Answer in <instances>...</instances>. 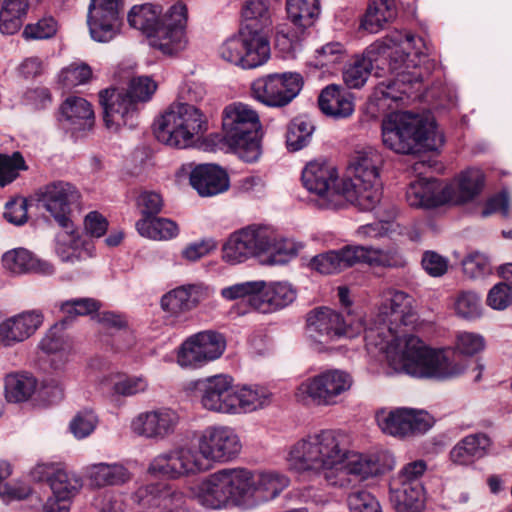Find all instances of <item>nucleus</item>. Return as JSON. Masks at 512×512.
<instances>
[{
	"mask_svg": "<svg viewBox=\"0 0 512 512\" xmlns=\"http://www.w3.org/2000/svg\"><path fill=\"white\" fill-rule=\"evenodd\" d=\"M412 296L396 290L384 291L378 308V320L365 327L361 319L346 320L339 312L328 307H319L307 315L309 336L316 342L328 344L342 337L354 338L365 332V339L373 343L377 336L380 345L386 334L394 336L385 346L384 352L390 368L397 373L416 375V319L413 313Z\"/></svg>",
	"mask_w": 512,
	"mask_h": 512,
	"instance_id": "obj_1",
	"label": "nucleus"
},
{
	"mask_svg": "<svg viewBox=\"0 0 512 512\" xmlns=\"http://www.w3.org/2000/svg\"><path fill=\"white\" fill-rule=\"evenodd\" d=\"M302 248L301 244L281 238L268 225L252 224L232 233L223 245V259L230 264L264 256L270 265L287 263Z\"/></svg>",
	"mask_w": 512,
	"mask_h": 512,
	"instance_id": "obj_2",
	"label": "nucleus"
},
{
	"mask_svg": "<svg viewBox=\"0 0 512 512\" xmlns=\"http://www.w3.org/2000/svg\"><path fill=\"white\" fill-rule=\"evenodd\" d=\"M161 8L146 3L134 6L128 14L131 27L140 30L148 38L149 45L165 55L176 54L187 45V8L182 3L171 6L160 18Z\"/></svg>",
	"mask_w": 512,
	"mask_h": 512,
	"instance_id": "obj_3",
	"label": "nucleus"
},
{
	"mask_svg": "<svg viewBox=\"0 0 512 512\" xmlns=\"http://www.w3.org/2000/svg\"><path fill=\"white\" fill-rule=\"evenodd\" d=\"M383 155L373 147L356 151L350 160L348 177L343 178V190L334 193V205L350 203L360 210L370 211L381 200L380 171Z\"/></svg>",
	"mask_w": 512,
	"mask_h": 512,
	"instance_id": "obj_4",
	"label": "nucleus"
},
{
	"mask_svg": "<svg viewBox=\"0 0 512 512\" xmlns=\"http://www.w3.org/2000/svg\"><path fill=\"white\" fill-rule=\"evenodd\" d=\"M346 435L338 430H321L295 442L287 461L299 472H325L331 476L342 465L346 456Z\"/></svg>",
	"mask_w": 512,
	"mask_h": 512,
	"instance_id": "obj_5",
	"label": "nucleus"
},
{
	"mask_svg": "<svg viewBox=\"0 0 512 512\" xmlns=\"http://www.w3.org/2000/svg\"><path fill=\"white\" fill-rule=\"evenodd\" d=\"M38 203L64 230L56 236L57 253L63 261L77 258L68 250L76 244L78 236L71 220L73 208L80 202V192L71 183L58 180L50 182L38 190Z\"/></svg>",
	"mask_w": 512,
	"mask_h": 512,
	"instance_id": "obj_6",
	"label": "nucleus"
},
{
	"mask_svg": "<svg viewBox=\"0 0 512 512\" xmlns=\"http://www.w3.org/2000/svg\"><path fill=\"white\" fill-rule=\"evenodd\" d=\"M253 472L241 467L224 468L204 478L198 486L197 499L210 509L245 504L253 497Z\"/></svg>",
	"mask_w": 512,
	"mask_h": 512,
	"instance_id": "obj_7",
	"label": "nucleus"
},
{
	"mask_svg": "<svg viewBox=\"0 0 512 512\" xmlns=\"http://www.w3.org/2000/svg\"><path fill=\"white\" fill-rule=\"evenodd\" d=\"M260 129L259 116L248 105L233 103L224 109L223 140L246 162L256 161L261 154Z\"/></svg>",
	"mask_w": 512,
	"mask_h": 512,
	"instance_id": "obj_8",
	"label": "nucleus"
},
{
	"mask_svg": "<svg viewBox=\"0 0 512 512\" xmlns=\"http://www.w3.org/2000/svg\"><path fill=\"white\" fill-rule=\"evenodd\" d=\"M358 263H364L372 267H399L403 266L405 261L396 250L347 245L338 250L316 255L311 259L310 266L321 274H333Z\"/></svg>",
	"mask_w": 512,
	"mask_h": 512,
	"instance_id": "obj_9",
	"label": "nucleus"
},
{
	"mask_svg": "<svg viewBox=\"0 0 512 512\" xmlns=\"http://www.w3.org/2000/svg\"><path fill=\"white\" fill-rule=\"evenodd\" d=\"M207 130V120L199 108L192 104L178 102L155 123L154 134L158 141L176 148H186L194 137Z\"/></svg>",
	"mask_w": 512,
	"mask_h": 512,
	"instance_id": "obj_10",
	"label": "nucleus"
},
{
	"mask_svg": "<svg viewBox=\"0 0 512 512\" xmlns=\"http://www.w3.org/2000/svg\"><path fill=\"white\" fill-rule=\"evenodd\" d=\"M483 185L484 174L477 168L462 171L446 186L434 178L418 175V206L432 208L447 202L464 204L479 195Z\"/></svg>",
	"mask_w": 512,
	"mask_h": 512,
	"instance_id": "obj_11",
	"label": "nucleus"
},
{
	"mask_svg": "<svg viewBox=\"0 0 512 512\" xmlns=\"http://www.w3.org/2000/svg\"><path fill=\"white\" fill-rule=\"evenodd\" d=\"M388 67L397 74L393 81L380 82L374 90L373 100L379 107L410 106L416 101L414 69L416 65L404 45L389 54Z\"/></svg>",
	"mask_w": 512,
	"mask_h": 512,
	"instance_id": "obj_12",
	"label": "nucleus"
},
{
	"mask_svg": "<svg viewBox=\"0 0 512 512\" xmlns=\"http://www.w3.org/2000/svg\"><path fill=\"white\" fill-rule=\"evenodd\" d=\"M353 385L352 376L346 371L329 369L302 382L295 396L299 402H312L317 406H333L341 401Z\"/></svg>",
	"mask_w": 512,
	"mask_h": 512,
	"instance_id": "obj_13",
	"label": "nucleus"
},
{
	"mask_svg": "<svg viewBox=\"0 0 512 512\" xmlns=\"http://www.w3.org/2000/svg\"><path fill=\"white\" fill-rule=\"evenodd\" d=\"M303 84V77L297 72L271 73L252 82L251 94L265 106L282 108L299 95Z\"/></svg>",
	"mask_w": 512,
	"mask_h": 512,
	"instance_id": "obj_14",
	"label": "nucleus"
},
{
	"mask_svg": "<svg viewBox=\"0 0 512 512\" xmlns=\"http://www.w3.org/2000/svg\"><path fill=\"white\" fill-rule=\"evenodd\" d=\"M219 55L223 60L244 69L256 68L269 59V40L240 29L238 35L230 37L220 46Z\"/></svg>",
	"mask_w": 512,
	"mask_h": 512,
	"instance_id": "obj_15",
	"label": "nucleus"
},
{
	"mask_svg": "<svg viewBox=\"0 0 512 512\" xmlns=\"http://www.w3.org/2000/svg\"><path fill=\"white\" fill-rule=\"evenodd\" d=\"M470 362L452 348H431L418 339V377L456 378L466 371Z\"/></svg>",
	"mask_w": 512,
	"mask_h": 512,
	"instance_id": "obj_16",
	"label": "nucleus"
},
{
	"mask_svg": "<svg viewBox=\"0 0 512 512\" xmlns=\"http://www.w3.org/2000/svg\"><path fill=\"white\" fill-rule=\"evenodd\" d=\"M382 139L385 146L400 154H414L416 148V114L398 110L382 122Z\"/></svg>",
	"mask_w": 512,
	"mask_h": 512,
	"instance_id": "obj_17",
	"label": "nucleus"
},
{
	"mask_svg": "<svg viewBox=\"0 0 512 512\" xmlns=\"http://www.w3.org/2000/svg\"><path fill=\"white\" fill-rule=\"evenodd\" d=\"M302 182L304 187L319 196L321 207L329 209H338L344 205H334V193L343 190V179L338 178L337 170L334 166L326 162H310L302 172Z\"/></svg>",
	"mask_w": 512,
	"mask_h": 512,
	"instance_id": "obj_18",
	"label": "nucleus"
},
{
	"mask_svg": "<svg viewBox=\"0 0 512 512\" xmlns=\"http://www.w3.org/2000/svg\"><path fill=\"white\" fill-rule=\"evenodd\" d=\"M197 390L200 393L201 405L206 410L234 414L236 388L230 376L220 374L199 380Z\"/></svg>",
	"mask_w": 512,
	"mask_h": 512,
	"instance_id": "obj_19",
	"label": "nucleus"
},
{
	"mask_svg": "<svg viewBox=\"0 0 512 512\" xmlns=\"http://www.w3.org/2000/svg\"><path fill=\"white\" fill-rule=\"evenodd\" d=\"M180 422L179 414L167 407L139 413L131 423V431L149 440L161 441L172 435Z\"/></svg>",
	"mask_w": 512,
	"mask_h": 512,
	"instance_id": "obj_20",
	"label": "nucleus"
},
{
	"mask_svg": "<svg viewBox=\"0 0 512 512\" xmlns=\"http://www.w3.org/2000/svg\"><path fill=\"white\" fill-rule=\"evenodd\" d=\"M198 442L202 456L214 462L230 461L240 453L242 448L236 432L226 426L206 428Z\"/></svg>",
	"mask_w": 512,
	"mask_h": 512,
	"instance_id": "obj_21",
	"label": "nucleus"
},
{
	"mask_svg": "<svg viewBox=\"0 0 512 512\" xmlns=\"http://www.w3.org/2000/svg\"><path fill=\"white\" fill-rule=\"evenodd\" d=\"M224 337L213 331L200 332L181 346L178 362L182 366H200L219 358L225 350Z\"/></svg>",
	"mask_w": 512,
	"mask_h": 512,
	"instance_id": "obj_22",
	"label": "nucleus"
},
{
	"mask_svg": "<svg viewBox=\"0 0 512 512\" xmlns=\"http://www.w3.org/2000/svg\"><path fill=\"white\" fill-rule=\"evenodd\" d=\"M141 512H193L181 492L157 483L141 487L136 492Z\"/></svg>",
	"mask_w": 512,
	"mask_h": 512,
	"instance_id": "obj_23",
	"label": "nucleus"
},
{
	"mask_svg": "<svg viewBox=\"0 0 512 512\" xmlns=\"http://www.w3.org/2000/svg\"><path fill=\"white\" fill-rule=\"evenodd\" d=\"M99 101L104 111V121L108 128L138 125V106L122 90L106 89L99 93Z\"/></svg>",
	"mask_w": 512,
	"mask_h": 512,
	"instance_id": "obj_24",
	"label": "nucleus"
},
{
	"mask_svg": "<svg viewBox=\"0 0 512 512\" xmlns=\"http://www.w3.org/2000/svg\"><path fill=\"white\" fill-rule=\"evenodd\" d=\"M445 144L443 130L430 111L418 114V164L441 169L438 157Z\"/></svg>",
	"mask_w": 512,
	"mask_h": 512,
	"instance_id": "obj_25",
	"label": "nucleus"
},
{
	"mask_svg": "<svg viewBox=\"0 0 512 512\" xmlns=\"http://www.w3.org/2000/svg\"><path fill=\"white\" fill-rule=\"evenodd\" d=\"M121 7L122 0H91L88 26L94 40L108 42L114 37Z\"/></svg>",
	"mask_w": 512,
	"mask_h": 512,
	"instance_id": "obj_26",
	"label": "nucleus"
},
{
	"mask_svg": "<svg viewBox=\"0 0 512 512\" xmlns=\"http://www.w3.org/2000/svg\"><path fill=\"white\" fill-rule=\"evenodd\" d=\"M379 473V465L371 456L356 452H350L346 447L345 460L338 467L336 474H326V481L329 485L346 487L352 481H364Z\"/></svg>",
	"mask_w": 512,
	"mask_h": 512,
	"instance_id": "obj_27",
	"label": "nucleus"
},
{
	"mask_svg": "<svg viewBox=\"0 0 512 512\" xmlns=\"http://www.w3.org/2000/svg\"><path fill=\"white\" fill-rule=\"evenodd\" d=\"M390 502L396 512H416V461L406 464L392 479Z\"/></svg>",
	"mask_w": 512,
	"mask_h": 512,
	"instance_id": "obj_28",
	"label": "nucleus"
},
{
	"mask_svg": "<svg viewBox=\"0 0 512 512\" xmlns=\"http://www.w3.org/2000/svg\"><path fill=\"white\" fill-rule=\"evenodd\" d=\"M43 315L38 310L25 311L0 324V338L4 345L22 342L42 325Z\"/></svg>",
	"mask_w": 512,
	"mask_h": 512,
	"instance_id": "obj_29",
	"label": "nucleus"
},
{
	"mask_svg": "<svg viewBox=\"0 0 512 512\" xmlns=\"http://www.w3.org/2000/svg\"><path fill=\"white\" fill-rule=\"evenodd\" d=\"M190 183L200 196L210 197L228 190L229 177L218 165L200 164L192 170Z\"/></svg>",
	"mask_w": 512,
	"mask_h": 512,
	"instance_id": "obj_30",
	"label": "nucleus"
},
{
	"mask_svg": "<svg viewBox=\"0 0 512 512\" xmlns=\"http://www.w3.org/2000/svg\"><path fill=\"white\" fill-rule=\"evenodd\" d=\"M296 298V292L286 282H265L261 293L252 298V308L259 313L269 314L290 305Z\"/></svg>",
	"mask_w": 512,
	"mask_h": 512,
	"instance_id": "obj_31",
	"label": "nucleus"
},
{
	"mask_svg": "<svg viewBox=\"0 0 512 512\" xmlns=\"http://www.w3.org/2000/svg\"><path fill=\"white\" fill-rule=\"evenodd\" d=\"M59 121L72 133L90 130L94 124V112L84 98L68 97L60 107Z\"/></svg>",
	"mask_w": 512,
	"mask_h": 512,
	"instance_id": "obj_32",
	"label": "nucleus"
},
{
	"mask_svg": "<svg viewBox=\"0 0 512 512\" xmlns=\"http://www.w3.org/2000/svg\"><path fill=\"white\" fill-rule=\"evenodd\" d=\"M395 0H369L360 17L359 30L368 34H378L397 18Z\"/></svg>",
	"mask_w": 512,
	"mask_h": 512,
	"instance_id": "obj_33",
	"label": "nucleus"
},
{
	"mask_svg": "<svg viewBox=\"0 0 512 512\" xmlns=\"http://www.w3.org/2000/svg\"><path fill=\"white\" fill-rule=\"evenodd\" d=\"M375 418L381 431L394 437H406L413 433L416 424V409L399 407L380 409Z\"/></svg>",
	"mask_w": 512,
	"mask_h": 512,
	"instance_id": "obj_34",
	"label": "nucleus"
},
{
	"mask_svg": "<svg viewBox=\"0 0 512 512\" xmlns=\"http://www.w3.org/2000/svg\"><path fill=\"white\" fill-rule=\"evenodd\" d=\"M271 0H248L242 8V30L268 40L272 31Z\"/></svg>",
	"mask_w": 512,
	"mask_h": 512,
	"instance_id": "obj_35",
	"label": "nucleus"
},
{
	"mask_svg": "<svg viewBox=\"0 0 512 512\" xmlns=\"http://www.w3.org/2000/svg\"><path fill=\"white\" fill-rule=\"evenodd\" d=\"M414 38L415 36L412 32L395 30L370 44L365 49L363 57L371 63L372 67L374 65L380 67L387 64L389 54L395 48H400L404 44L412 47Z\"/></svg>",
	"mask_w": 512,
	"mask_h": 512,
	"instance_id": "obj_36",
	"label": "nucleus"
},
{
	"mask_svg": "<svg viewBox=\"0 0 512 512\" xmlns=\"http://www.w3.org/2000/svg\"><path fill=\"white\" fill-rule=\"evenodd\" d=\"M208 295L201 285H184L166 293L161 299V307L171 315L189 311Z\"/></svg>",
	"mask_w": 512,
	"mask_h": 512,
	"instance_id": "obj_37",
	"label": "nucleus"
},
{
	"mask_svg": "<svg viewBox=\"0 0 512 512\" xmlns=\"http://www.w3.org/2000/svg\"><path fill=\"white\" fill-rule=\"evenodd\" d=\"M491 446L492 441L486 434H470L451 449L450 460L456 465H470L488 455Z\"/></svg>",
	"mask_w": 512,
	"mask_h": 512,
	"instance_id": "obj_38",
	"label": "nucleus"
},
{
	"mask_svg": "<svg viewBox=\"0 0 512 512\" xmlns=\"http://www.w3.org/2000/svg\"><path fill=\"white\" fill-rule=\"evenodd\" d=\"M320 110L334 119L350 117L354 112L353 96L338 85L324 88L318 98Z\"/></svg>",
	"mask_w": 512,
	"mask_h": 512,
	"instance_id": "obj_39",
	"label": "nucleus"
},
{
	"mask_svg": "<svg viewBox=\"0 0 512 512\" xmlns=\"http://www.w3.org/2000/svg\"><path fill=\"white\" fill-rule=\"evenodd\" d=\"M2 264L6 270L14 274L37 272L51 275L54 273V267L51 263L36 258L30 251L24 248H17L6 252L2 256Z\"/></svg>",
	"mask_w": 512,
	"mask_h": 512,
	"instance_id": "obj_40",
	"label": "nucleus"
},
{
	"mask_svg": "<svg viewBox=\"0 0 512 512\" xmlns=\"http://www.w3.org/2000/svg\"><path fill=\"white\" fill-rule=\"evenodd\" d=\"M85 475L90 485L97 488L123 484L129 479L127 469L117 463L89 465L85 468Z\"/></svg>",
	"mask_w": 512,
	"mask_h": 512,
	"instance_id": "obj_41",
	"label": "nucleus"
},
{
	"mask_svg": "<svg viewBox=\"0 0 512 512\" xmlns=\"http://www.w3.org/2000/svg\"><path fill=\"white\" fill-rule=\"evenodd\" d=\"M289 479L278 472L253 473V497L256 501L276 498L287 486Z\"/></svg>",
	"mask_w": 512,
	"mask_h": 512,
	"instance_id": "obj_42",
	"label": "nucleus"
},
{
	"mask_svg": "<svg viewBox=\"0 0 512 512\" xmlns=\"http://www.w3.org/2000/svg\"><path fill=\"white\" fill-rule=\"evenodd\" d=\"M135 226L142 237L157 241L170 240L179 233L176 222L168 218L157 217V215L140 218Z\"/></svg>",
	"mask_w": 512,
	"mask_h": 512,
	"instance_id": "obj_43",
	"label": "nucleus"
},
{
	"mask_svg": "<svg viewBox=\"0 0 512 512\" xmlns=\"http://www.w3.org/2000/svg\"><path fill=\"white\" fill-rule=\"evenodd\" d=\"M205 460L199 444L197 448L183 446L172 451V468L176 477L204 471L206 469Z\"/></svg>",
	"mask_w": 512,
	"mask_h": 512,
	"instance_id": "obj_44",
	"label": "nucleus"
},
{
	"mask_svg": "<svg viewBox=\"0 0 512 512\" xmlns=\"http://www.w3.org/2000/svg\"><path fill=\"white\" fill-rule=\"evenodd\" d=\"M271 401V393L259 386H243L236 388L234 414L253 412L267 406Z\"/></svg>",
	"mask_w": 512,
	"mask_h": 512,
	"instance_id": "obj_45",
	"label": "nucleus"
},
{
	"mask_svg": "<svg viewBox=\"0 0 512 512\" xmlns=\"http://www.w3.org/2000/svg\"><path fill=\"white\" fill-rule=\"evenodd\" d=\"M36 379L30 374H12L5 380L6 398L10 402H23L28 400L35 392Z\"/></svg>",
	"mask_w": 512,
	"mask_h": 512,
	"instance_id": "obj_46",
	"label": "nucleus"
},
{
	"mask_svg": "<svg viewBox=\"0 0 512 512\" xmlns=\"http://www.w3.org/2000/svg\"><path fill=\"white\" fill-rule=\"evenodd\" d=\"M286 7L289 19L302 28L311 26L320 12L318 0H287Z\"/></svg>",
	"mask_w": 512,
	"mask_h": 512,
	"instance_id": "obj_47",
	"label": "nucleus"
},
{
	"mask_svg": "<svg viewBox=\"0 0 512 512\" xmlns=\"http://www.w3.org/2000/svg\"><path fill=\"white\" fill-rule=\"evenodd\" d=\"M53 497L70 500L81 488L82 482L74 473L58 469L47 477Z\"/></svg>",
	"mask_w": 512,
	"mask_h": 512,
	"instance_id": "obj_48",
	"label": "nucleus"
},
{
	"mask_svg": "<svg viewBox=\"0 0 512 512\" xmlns=\"http://www.w3.org/2000/svg\"><path fill=\"white\" fill-rule=\"evenodd\" d=\"M101 384L110 387L114 394L125 397L145 392L148 388V382L142 376L112 375Z\"/></svg>",
	"mask_w": 512,
	"mask_h": 512,
	"instance_id": "obj_49",
	"label": "nucleus"
},
{
	"mask_svg": "<svg viewBox=\"0 0 512 512\" xmlns=\"http://www.w3.org/2000/svg\"><path fill=\"white\" fill-rule=\"evenodd\" d=\"M314 126L304 118H295L288 126L286 143L290 151H298L310 142Z\"/></svg>",
	"mask_w": 512,
	"mask_h": 512,
	"instance_id": "obj_50",
	"label": "nucleus"
},
{
	"mask_svg": "<svg viewBox=\"0 0 512 512\" xmlns=\"http://www.w3.org/2000/svg\"><path fill=\"white\" fill-rule=\"evenodd\" d=\"M454 309L461 318L476 319L482 314L481 297L473 291H463L457 296Z\"/></svg>",
	"mask_w": 512,
	"mask_h": 512,
	"instance_id": "obj_51",
	"label": "nucleus"
},
{
	"mask_svg": "<svg viewBox=\"0 0 512 512\" xmlns=\"http://www.w3.org/2000/svg\"><path fill=\"white\" fill-rule=\"evenodd\" d=\"M371 63L363 56L356 58L343 71V80L349 88L363 86L372 70Z\"/></svg>",
	"mask_w": 512,
	"mask_h": 512,
	"instance_id": "obj_52",
	"label": "nucleus"
},
{
	"mask_svg": "<svg viewBox=\"0 0 512 512\" xmlns=\"http://www.w3.org/2000/svg\"><path fill=\"white\" fill-rule=\"evenodd\" d=\"M157 89L156 83L148 76L133 77L124 91L138 106L139 103L150 100Z\"/></svg>",
	"mask_w": 512,
	"mask_h": 512,
	"instance_id": "obj_53",
	"label": "nucleus"
},
{
	"mask_svg": "<svg viewBox=\"0 0 512 512\" xmlns=\"http://www.w3.org/2000/svg\"><path fill=\"white\" fill-rule=\"evenodd\" d=\"M485 347V340L482 335L474 332H459L456 335L455 345L452 348L459 355L473 356L481 352Z\"/></svg>",
	"mask_w": 512,
	"mask_h": 512,
	"instance_id": "obj_54",
	"label": "nucleus"
},
{
	"mask_svg": "<svg viewBox=\"0 0 512 512\" xmlns=\"http://www.w3.org/2000/svg\"><path fill=\"white\" fill-rule=\"evenodd\" d=\"M20 169H26L20 152H14L12 156L0 154V186L4 187L14 181Z\"/></svg>",
	"mask_w": 512,
	"mask_h": 512,
	"instance_id": "obj_55",
	"label": "nucleus"
},
{
	"mask_svg": "<svg viewBox=\"0 0 512 512\" xmlns=\"http://www.w3.org/2000/svg\"><path fill=\"white\" fill-rule=\"evenodd\" d=\"M91 75V68L87 64L72 63L61 71L59 81L65 88L70 89L86 83L91 78Z\"/></svg>",
	"mask_w": 512,
	"mask_h": 512,
	"instance_id": "obj_56",
	"label": "nucleus"
},
{
	"mask_svg": "<svg viewBox=\"0 0 512 512\" xmlns=\"http://www.w3.org/2000/svg\"><path fill=\"white\" fill-rule=\"evenodd\" d=\"M100 308V303L92 298H78L68 300L61 305V310L67 314L62 320L63 324L71 321L73 316H84L96 312Z\"/></svg>",
	"mask_w": 512,
	"mask_h": 512,
	"instance_id": "obj_57",
	"label": "nucleus"
},
{
	"mask_svg": "<svg viewBox=\"0 0 512 512\" xmlns=\"http://www.w3.org/2000/svg\"><path fill=\"white\" fill-rule=\"evenodd\" d=\"M264 286L265 281L262 280L237 283L222 289L221 295L228 300L248 297L249 304L252 306V298L261 293Z\"/></svg>",
	"mask_w": 512,
	"mask_h": 512,
	"instance_id": "obj_58",
	"label": "nucleus"
},
{
	"mask_svg": "<svg viewBox=\"0 0 512 512\" xmlns=\"http://www.w3.org/2000/svg\"><path fill=\"white\" fill-rule=\"evenodd\" d=\"M347 501L350 512H382L377 499L366 490L351 492Z\"/></svg>",
	"mask_w": 512,
	"mask_h": 512,
	"instance_id": "obj_59",
	"label": "nucleus"
},
{
	"mask_svg": "<svg viewBox=\"0 0 512 512\" xmlns=\"http://www.w3.org/2000/svg\"><path fill=\"white\" fill-rule=\"evenodd\" d=\"M57 31V22L53 17H45L39 19L35 23H30L23 30L25 39L43 40L49 39L55 35Z\"/></svg>",
	"mask_w": 512,
	"mask_h": 512,
	"instance_id": "obj_60",
	"label": "nucleus"
},
{
	"mask_svg": "<svg viewBox=\"0 0 512 512\" xmlns=\"http://www.w3.org/2000/svg\"><path fill=\"white\" fill-rule=\"evenodd\" d=\"M11 472L9 463H0V498L6 501L25 499L30 494L28 486L12 487L4 482L11 475Z\"/></svg>",
	"mask_w": 512,
	"mask_h": 512,
	"instance_id": "obj_61",
	"label": "nucleus"
},
{
	"mask_svg": "<svg viewBox=\"0 0 512 512\" xmlns=\"http://www.w3.org/2000/svg\"><path fill=\"white\" fill-rule=\"evenodd\" d=\"M97 422V416L92 410H82L71 420L70 430L76 438L82 439L94 431Z\"/></svg>",
	"mask_w": 512,
	"mask_h": 512,
	"instance_id": "obj_62",
	"label": "nucleus"
},
{
	"mask_svg": "<svg viewBox=\"0 0 512 512\" xmlns=\"http://www.w3.org/2000/svg\"><path fill=\"white\" fill-rule=\"evenodd\" d=\"M463 272L468 277L475 279L480 278L491 273L490 263L482 253H470L462 261Z\"/></svg>",
	"mask_w": 512,
	"mask_h": 512,
	"instance_id": "obj_63",
	"label": "nucleus"
},
{
	"mask_svg": "<svg viewBox=\"0 0 512 512\" xmlns=\"http://www.w3.org/2000/svg\"><path fill=\"white\" fill-rule=\"evenodd\" d=\"M137 207L142 217H153L159 214L163 207V199L161 195L154 191H143L136 200Z\"/></svg>",
	"mask_w": 512,
	"mask_h": 512,
	"instance_id": "obj_64",
	"label": "nucleus"
}]
</instances>
